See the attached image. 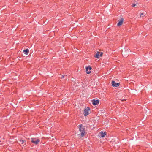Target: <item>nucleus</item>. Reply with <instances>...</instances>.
<instances>
[{
    "label": "nucleus",
    "instance_id": "1",
    "mask_svg": "<svg viewBox=\"0 0 152 152\" xmlns=\"http://www.w3.org/2000/svg\"><path fill=\"white\" fill-rule=\"evenodd\" d=\"M79 131L81 132V135L82 137H83L86 134V132L85 130V128L83 126L82 124H80L78 126Z\"/></svg>",
    "mask_w": 152,
    "mask_h": 152
},
{
    "label": "nucleus",
    "instance_id": "2",
    "mask_svg": "<svg viewBox=\"0 0 152 152\" xmlns=\"http://www.w3.org/2000/svg\"><path fill=\"white\" fill-rule=\"evenodd\" d=\"M39 139L35 138H31V142L34 144L35 145H37L40 142Z\"/></svg>",
    "mask_w": 152,
    "mask_h": 152
},
{
    "label": "nucleus",
    "instance_id": "3",
    "mask_svg": "<svg viewBox=\"0 0 152 152\" xmlns=\"http://www.w3.org/2000/svg\"><path fill=\"white\" fill-rule=\"evenodd\" d=\"M90 110V109L88 107H87L84 110L83 114L84 116H86L89 114V111Z\"/></svg>",
    "mask_w": 152,
    "mask_h": 152
},
{
    "label": "nucleus",
    "instance_id": "4",
    "mask_svg": "<svg viewBox=\"0 0 152 152\" xmlns=\"http://www.w3.org/2000/svg\"><path fill=\"white\" fill-rule=\"evenodd\" d=\"M123 56L124 58H126L129 54L128 50L122 52V53Z\"/></svg>",
    "mask_w": 152,
    "mask_h": 152
},
{
    "label": "nucleus",
    "instance_id": "5",
    "mask_svg": "<svg viewBox=\"0 0 152 152\" xmlns=\"http://www.w3.org/2000/svg\"><path fill=\"white\" fill-rule=\"evenodd\" d=\"M112 86L113 87H117L120 84L118 83H116L114 81H112Z\"/></svg>",
    "mask_w": 152,
    "mask_h": 152
},
{
    "label": "nucleus",
    "instance_id": "6",
    "mask_svg": "<svg viewBox=\"0 0 152 152\" xmlns=\"http://www.w3.org/2000/svg\"><path fill=\"white\" fill-rule=\"evenodd\" d=\"M124 19L123 18H121L120 20H118V22L117 23V25L118 26H121L123 23Z\"/></svg>",
    "mask_w": 152,
    "mask_h": 152
},
{
    "label": "nucleus",
    "instance_id": "7",
    "mask_svg": "<svg viewBox=\"0 0 152 152\" xmlns=\"http://www.w3.org/2000/svg\"><path fill=\"white\" fill-rule=\"evenodd\" d=\"M99 103V100H96L94 99L92 100V104L94 105H97Z\"/></svg>",
    "mask_w": 152,
    "mask_h": 152
},
{
    "label": "nucleus",
    "instance_id": "8",
    "mask_svg": "<svg viewBox=\"0 0 152 152\" xmlns=\"http://www.w3.org/2000/svg\"><path fill=\"white\" fill-rule=\"evenodd\" d=\"M91 69L92 68L90 66H88L86 67V73L88 74H90L91 72L90 71H88V70H89L90 71Z\"/></svg>",
    "mask_w": 152,
    "mask_h": 152
},
{
    "label": "nucleus",
    "instance_id": "9",
    "mask_svg": "<svg viewBox=\"0 0 152 152\" xmlns=\"http://www.w3.org/2000/svg\"><path fill=\"white\" fill-rule=\"evenodd\" d=\"M100 136L102 137H103L105 135L107 134V132H103L102 131H101L100 132Z\"/></svg>",
    "mask_w": 152,
    "mask_h": 152
},
{
    "label": "nucleus",
    "instance_id": "10",
    "mask_svg": "<svg viewBox=\"0 0 152 152\" xmlns=\"http://www.w3.org/2000/svg\"><path fill=\"white\" fill-rule=\"evenodd\" d=\"M23 52L25 54L27 55L29 53V50L28 49H26L24 50Z\"/></svg>",
    "mask_w": 152,
    "mask_h": 152
},
{
    "label": "nucleus",
    "instance_id": "11",
    "mask_svg": "<svg viewBox=\"0 0 152 152\" xmlns=\"http://www.w3.org/2000/svg\"><path fill=\"white\" fill-rule=\"evenodd\" d=\"M100 53V52H97V53H96V55L94 56V57L96 58H99V54Z\"/></svg>",
    "mask_w": 152,
    "mask_h": 152
},
{
    "label": "nucleus",
    "instance_id": "12",
    "mask_svg": "<svg viewBox=\"0 0 152 152\" xmlns=\"http://www.w3.org/2000/svg\"><path fill=\"white\" fill-rule=\"evenodd\" d=\"M140 17H143L145 16V14L144 13H140Z\"/></svg>",
    "mask_w": 152,
    "mask_h": 152
},
{
    "label": "nucleus",
    "instance_id": "13",
    "mask_svg": "<svg viewBox=\"0 0 152 152\" xmlns=\"http://www.w3.org/2000/svg\"><path fill=\"white\" fill-rule=\"evenodd\" d=\"M20 141L21 142V143L23 144L26 142V141L25 140H22L21 139L20 140Z\"/></svg>",
    "mask_w": 152,
    "mask_h": 152
},
{
    "label": "nucleus",
    "instance_id": "14",
    "mask_svg": "<svg viewBox=\"0 0 152 152\" xmlns=\"http://www.w3.org/2000/svg\"><path fill=\"white\" fill-rule=\"evenodd\" d=\"M103 53L102 52H101V53H100L99 54V56H102Z\"/></svg>",
    "mask_w": 152,
    "mask_h": 152
},
{
    "label": "nucleus",
    "instance_id": "15",
    "mask_svg": "<svg viewBox=\"0 0 152 152\" xmlns=\"http://www.w3.org/2000/svg\"><path fill=\"white\" fill-rule=\"evenodd\" d=\"M136 5V4H133L132 5V7H135Z\"/></svg>",
    "mask_w": 152,
    "mask_h": 152
},
{
    "label": "nucleus",
    "instance_id": "16",
    "mask_svg": "<svg viewBox=\"0 0 152 152\" xmlns=\"http://www.w3.org/2000/svg\"><path fill=\"white\" fill-rule=\"evenodd\" d=\"M64 76L65 75H62L61 76V78H64Z\"/></svg>",
    "mask_w": 152,
    "mask_h": 152
}]
</instances>
